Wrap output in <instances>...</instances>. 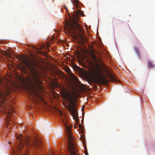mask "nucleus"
Instances as JSON below:
<instances>
[{"label": "nucleus", "instance_id": "f257e3e1", "mask_svg": "<svg viewBox=\"0 0 155 155\" xmlns=\"http://www.w3.org/2000/svg\"><path fill=\"white\" fill-rule=\"evenodd\" d=\"M83 12L78 9L77 12L73 11L72 14V16L70 15L71 22L68 23L67 25L64 26L65 31H66L68 33L71 34H73L72 35L76 38H72L73 39H89L90 38V36L86 35L83 32L81 27L78 23L77 20L78 19V15H82Z\"/></svg>", "mask_w": 155, "mask_h": 155}, {"label": "nucleus", "instance_id": "f03ea898", "mask_svg": "<svg viewBox=\"0 0 155 155\" xmlns=\"http://www.w3.org/2000/svg\"><path fill=\"white\" fill-rule=\"evenodd\" d=\"M62 97L64 101V105L68 109L74 119H77V115L75 107L78 103L77 92L72 91L69 89L63 87L61 90Z\"/></svg>", "mask_w": 155, "mask_h": 155}, {"label": "nucleus", "instance_id": "7ed1b4c3", "mask_svg": "<svg viewBox=\"0 0 155 155\" xmlns=\"http://www.w3.org/2000/svg\"><path fill=\"white\" fill-rule=\"evenodd\" d=\"M23 136L20 134L16 136L17 139L18 140V143L17 147V149L20 150L24 146H35L36 147H39L42 144V143L39 140L35 137L31 138L28 137L23 138Z\"/></svg>", "mask_w": 155, "mask_h": 155}, {"label": "nucleus", "instance_id": "20e7f679", "mask_svg": "<svg viewBox=\"0 0 155 155\" xmlns=\"http://www.w3.org/2000/svg\"><path fill=\"white\" fill-rule=\"evenodd\" d=\"M64 130L68 140V149L70 155H78L76 153L77 148L74 137L71 133V127L68 125V121L66 119H62Z\"/></svg>", "mask_w": 155, "mask_h": 155}, {"label": "nucleus", "instance_id": "39448f33", "mask_svg": "<svg viewBox=\"0 0 155 155\" xmlns=\"http://www.w3.org/2000/svg\"><path fill=\"white\" fill-rule=\"evenodd\" d=\"M31 75L28 76L25 80L29 84H33L34 81L36 84H38L40 82V75L37 71L32 66H30L29 68Z\"/></svg>", "mask_w": 155, "mask_h": 155}, {"label": "nucleus", "instance_id": "423d86ee", "mask_svg": "<svg viewBox=\"0 0 155 155\" xmlns=\"http://www.w3.org/2000/svg\"><path fill=\"white\" fill-rule=\"evenodd\" d=\"M70 78L72 81L73 83L76 84L78 82V78L74 74H72L71 75Z\"/></svg>", "mask_w": 155, "mask_h": 155}, {"label": "nucleus", "instance_id": "0eeeda50", "mask_svg": "<svg viewBox=\"0 0 155 155\" xmlns=\"http://www.w3.org/2000/svg\"><path fill=\"white\" fill-rule=\"evenodd\" d=\"M20 60L25 65H28L29 63L28 62L25 57H21Z\"/></svg>", "mask_w": 155, "mask_h": 155}, {"label": "nucleus", "instance_id": "6e6552de", "mask_svg": "<svg viewBox=\"0 0 155 155\" xmlns=\"http://www.w3.org/2000/svg\"><path fill=\"white\" fill-rule=\"evenodd\" d=\"M97 70L95 71V73L97 75H100V71H102V69L100 67L98 66L97 67Z\"/></svg>", "mask_w": 155, "mask_h": 155}, {"label": "nucleus", "instance_id": "1a4fd4ad", "mask_svg": "<svg viewBox=\"0 0 155 155\" xmlns=\"http://www.w3.org/2000/svg\"><path fill=\"white\" fill-rule=\"evenodd\" d=\"M134 49V50H135L136 53L138 55V56L139 57H140V54L139 51V48L137 47H135Z\"/></svg>", "mask_w": 155, "mask_h": 155}, {"label": "nucleus", "instance_id": "9d476101", "mask_svg": "<svg viewBox=\"0 0 155 155\" xmlns=\"http://www.w3.org/2000/svg\"><path fill=\"white\" fill-rule=\"evenodd\" d=\"M148 66L150 68H153L154 67V65L150 61H148Z\"/></svg>", "mask_w": 155, "mask_h": 155}, {"label": "nucleus", "instance_id": "9b49d317", "mask_svg": "<svg viewBox=\"0 0 155 155\" xmlns=\"http://www.w3.org/2000/svg\"><path fill=\"white\" fill-rule=\"evenodd\" d=\"M74 3L76 5V8H78L79 7V2L78 0H74Z\"/></svg>", "mask_w": 155, "mask_h": 155}, {"label": "nucleus", "instance_id": "f8f14e48", "mask_svg": "<svg viewBox=\"0 0 155 155\" xmlns=\"http://www.w3.org/2000/svg\"><path fill=\"white\" fill-rule=\"evenodd\" d=\"M93 60H94V61L95 62H97V59L96 58V57L95 55H94L93 56Z\"/></svg>", "mask_w": 155, "mask_h": 155}, {"label": "nucleus", "instance_id": "ddd939ff", "mask_svg": "<svg viewBox=\"0 0 155 155\" xmlns=\"http://www.w3.org/2000/svg\"><path fill=\"white\" fill-rule=\"evenodd\" d=\"M74 40H78V41H79L80 40H81V43L83 44V41H84V40H85V39H74Z\"/></svg>", "mask_w": 155, "mask_h": 155}, {"label": "nucleus", "instance_id": "4468645a", "mask_svg": "<svg viewBox=\"0 0 155 155\" xmlns=\"http://www.w3.org/2000/svg\"><path fill=\"white\" fill-rule=\"evenodd\" d=\"M33 48H34L36 50H38V48L36 47L35 45H34Z\"/></svg>", "mask_w": 155, "mask_h": 155}, {"label": "nucleus", "instance_id": "2eb2a0df", "mask_svg": "<svg viewBox=\"0 0 155 155\" xmlns=\"http://www.w3.org/2000/svg\"><path fill=\"white\" fill-rule=\"evenodd\" d=\"M65 9H66V10L67 11H68V9H67V7H65Z\"/></svg>", "mask_w": 155, "mask_h": 155}, {"label": "nucleus", "instance_id": "dca6fc26", "mask_svg": "<svg viewBox=\"0 0 155 155\" xmlns=\"http://www.w3.org/2000/svg\"><path fill=\"white\" fill-rule=\"evenodd\" d=\"M90 63L91 64H92V62H91V61H90Z\"/></svg>", "mask_w": 155, "mask_h": 155}, {"label": "nucleus", "instance_id": "f3484780", "mask_svg": "<svg viewBox=\"0 0 155 155\" xmlns=\"http://www.w3.org/2000/svg\"><path fill=\"white\" fill-rule=\"evenodd\" d=\"M71 1L72 3V4H74L73 2L72 1V0H71Z\"/></svg>", "mask_w": 155, "mask_h": 155}, {"label": "nucleus", "instance_id": "a211bd4d", "mask_svg": "<svg viewBox=\"0 0 155 155\" xmlns=\"http://www.w3.org/2000/svg\"><path fill=\"white\" fill-rule=\"evenodd\" d=\"M98 39H101V38H100L99 37V38H98Z\"/></svg>", "mask_w": 155, "mask_h": 155}, {"label": "nucleus", "instance_id": "6ab92c4d", "mask_svg": "<svg viewBox=\"0 0 155 155\" xmlns=\"http://www.w3.org/2000/svg\"><path fill=\"white\" fill-rule=\"evenodd\" d=\"M86 155H88V154H86Z\"/></svg>", "mask_w": 155, "mask_h": 155}]
</instances>
